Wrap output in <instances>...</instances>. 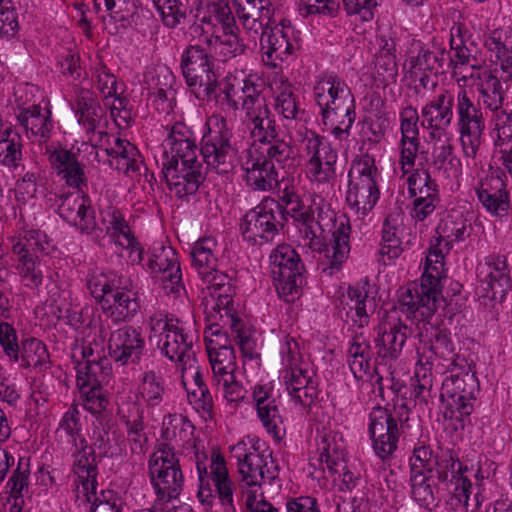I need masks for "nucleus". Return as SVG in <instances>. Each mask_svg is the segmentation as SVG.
Returning a JSON list of instances; mask_svg holds the SVG:
<instances>
[{"label":"nucleus","instance_id":"1","mask_svg":"<svg viewBox=\"0 0 512 512\" xmlns=\"http://www.w3.org/2000/svg\"><path fill=\"white\" fill-rule=\"evenodd\" d=\"M320 136L313 130L306 129L302 138V172L305 180L309 182V193L300 197L295 187L282 179L276 182L278 195L285 204L287 218L290 216L297 224L299 231L303 234V248L306 255L316 258L320 254V237L317 232L320 230V222L316 218L320 216V205L316 203L317 189L320 186ZM308 189V187H306Z\"/></svg>","mask_w":512,"mask_h":512},{"label":"nucleus","instance_id":"2","mask_svg":"<svg viewBox=\"0 0 512 512\" xmlns=\"http://www.w3.org/2000/svg\"><path fill=\"white\" fill-rule=\"evenodd\" d=\"M446 372H450V376L443 380L440 392L443 416L456 422L455 429H463L466 422H470L479 394V381L473 370V361L467 362L463 369H447Z\"/></svg>","mask_w":512,"mask_h":512},{"label":"nucleus","instance_id":"3","mask_svg":"<svg viewBox=\"0 0 512 512\" xmlns=\"http://www.w3.org/2000/svg\"><path fill=\"white\" fill-rule=\"evenodd\" d=\"M443 254L441 251H430L426 257V268L421 277V283L409 285L401 294L399 303L401 311L415 321L432 319L441 296V271L436 265L442 266Z\"/></svg>","mask_w":512,"mask_h":512},{"label":"nucleus","instance_id":"4","mask_svg":"<svg viewBox=\"0 0 512 512\" xmlns=\"http://www.w3.org/2000/svg\"><path fill=\"white\" fill-rule=\"evenodd\" d=\"M287 223L282 204L272 198L263 199L242 218L240 230L243 239L253 246L272 242Z\"/></svg>","mask_w":512,"mask_h":512},{"label":"nucleus","instance_id":"5","mask_svg":"<svg viewBox=\"0 0 512 512\" xmlns=\"http://www.w3.org/2000/svg\"><path fill=\"white\" fill-rule=\"evenodd\" d=\"M207 131L200 142V153L207 166L218 174H228L235 168L237 150L232 145V130L220 115L206 122Z\"/></svg>","mask_w":512,"mask_h":512},{"label":"nucleus","instance_id":"6","mask_svg":"<svg viewBox=\"0 0 512 512\" xmlns=\"http://www.w3.org/2000/svg\"><path fill=\"white\" fill-rule=\"evenodd\" d=\"M148 476L157 500L170 502L178 498L184 485V476L175 449L161 443L148 461Z\"/></svg>","mask_w":512,"mask_h":512},{"label":"nucleus","instance_id":"7","mask_svg":"<svg viewBox=\"0 0 512 512\" xmlns=\"http://www.w3.org/2000/svg\"><path fill=\"white\" fill-rule=\"evenodd\" d=\"M150 340L158 338L157 345L171 361L181 364L182 370L195 367L194 335L173 324L166 316L154 314L149 320Z\"/></svg>","mask_w":512,"mask_h":512},{"label":"nucleus","instance_id":"8","mask_svg":"<svg viewBox=\"0 0 512 512\" xmlns=\"http://www.w3.org/2000/svg\"><path fill=\"white\" fill-rule=\"evenodd\" d=\"M199 487L197 497L207 506H212L215 492L221 505L227 512H235L234 488L235 485L229 477L226 462L220 454H214L211 459L210 471L200 462H197Z\"/></svg>","mask_w":512,"mask_h":512},{"label":"nucleus","instance_id":"9","mask_svg":"<svg viewBox=\"0 0 512 512\" xmlns=\"http://www.w3.org/2000/svg\"><path fill=\"white\" fill-rule=\"evenodd\" d=\"M270 274L279 297L294 302L300 295L304 269L298 253L290 245H278L270 254Z\"/></svg>","mask_w":512,"mask_h":512},{"label":"nucleus","instance_id":"10","mask_svg":"<svg viewBox=\"0 0 512 512\" xmlns=\"http://www.w3.org/2000/svg\"><path fill=\"white\" fill-rule=\"evenodd\" d=\"M241 99L247 126L254 141L266 144L278 138L280 127L254 84L244 85Z\"/></svg>","mask_w":512,"mask_h":512},{"label":"nucleus","instance_id":"11","mask_svg":"<svg viewBox=\"0 0 512 512\" xmlns=\"http://www.w3.org/2000/svg\"><path fill=\"white\" fill-rule=\"evenodd\" d=\"M458 131L465 157L475 158L483 142L485 120L479 104L465 90L457 95Z\"/></svg>","mask_w":512,"mask_h":512},{"label":"nucleus","instance_id":"12","mask_svg":"<svg viewBox=\"0 0 512 512\" xmlns=\"http://www.w3.org/2000/svg\"><path fill=\"white\" fill-rule=\"evenodd\" d=\"M416 322L417 325L420 323L423 325L418 327L419 329H424L427 333L430 329L431 355L426 358V363L430 365V369H435L438 373H445L447 369L455 371L467 366L469 360L465 355L456 351V346L448 329L433 324L431 319Z\"/></svg>","mask_w":512,"mask_h":512},{"label":"nucleus","instance_id":"13","mask_svg":"<svg viewBox=\"0 0 512 512\" xmlns=\"http://www.w3.org/2000/svg\"><path fill=\"white\" fill-rule=\"evenodd\" d=\"M328 210H331L330 222L326 224L328 235H322V252L325 253L328 265L322 268V271L329 270V274L332 275L334 271L340 270L348 258L351 226L344 214H338L332 209L331 201Z\"/></svg>","mask_w":512,"mask_h":512},{"label":"nucleus","instance_id":"14","mask_svg":"<svg viewBox=\"0 0 512 512\" xmlns=\"http://www.w3.org/2000/svg\"><path fill=\"white\" fill-rule=\"evenodd\" d=\"M479 39L473 36L462 23H454L450 29V48L454 51V58L449 62L454 67L468 66L472 69L470 78L480 79L481 71L486 66L483 51L479 45Z\"/></svg>","mask_w":512,"mask_h":512},{"label":"nucleus","instance_id":"15","mask_svg":"<svg viewBox=\"0 0 512 512\" xmlns=\"http://www.w3.org/2000/svg\"><path fill=\"white\" fill-rule=\"evenodd\" d=\"M237 452V465L240 474L239 485L242 489L260 487L263 483H271L278 477L277 466L268 457L259 453L247 452L244 443H239L233 447Z\"/></svg>","mask_w":512,"mask_h":512},{"label":"nucleus","instance_id":"16","mask_svg":"<svg viewBox=\"0 0 512 512\" xmlns=\"http://www.w3.org/2000/svg\"><path fill=\"white\" fill-rule=\"evenodd\" d=\"M326 83L329 85L328 95L331 101L326 102L325 108L322 107V120L325 125L338 124L333 128V133L336 137H340L343 133H349L354 122V118L351 116L353 112L344 104L348 87L343 80L336 76H329Z\"/></svg>","mask_w":512,"mask_h":512},{"label":"nucleus","instance_id":"17","mask_svg":"<svg viewBox=\"0 0 512 512\" xmlns=\"http://www.w3.org/2000/svg\"><path fill=\"white\" fill-rule=\"evenodd\" d=\"M368 432L376 455L382 460L390 458L397 449L400 432L386 407H374L369 413Z\"/></svg>","mask_w":512,"mask_h":512},{"label":"nucleus","instance_id":"18","mask_svg":"<svg viewBox=\"0 0 512 512\" xmlns=\"http://www.w3.org/2000/svg\"><path fill=\"white\" fill-rule=\"evenodd\" d=\"M233 5L239 22L254 42L275 23L269 0H234Z\"/></svg>","mask_w":512,"mask_h":512},{"label":"nucleus","instance_id":"19","mask_svg":"<svg viewBox=\"0 0 512 512\" xmlns=\"http://www.w3.org/2000/svg\"><path fill=\"white\" fill-rule=\"evenodd\" d=\"M145 339L140 329L123 326L111 332L108 340L110 357L121 365L139 364L146 351Z\"/></svg>","mask_w":512,"mask_h":512},{"label":"nucleus","instance_id":"20","mask_svg":"<svg viewBox=\"0 0 512 512\" xmlns=\"http://www.w3.org/2000/svg\"><path fill=\"white\" fill-rule=\"evenodd\" d=\"M408 192L414 198L411 215L418 221L425 220L439 203L437 183L426 169H416L407 179Z\"/></svg>","mask_w":512,"mask_h":512},{"label":"nucleus","instance_id":"21","mask_svg":"<svg viewBox=\"0 0 512 512\" xmlns=\"http://www.w3.org/2000/svg\"><path fill=\"white\" fill-rule=\"evenodd\" d=\"M162 173L169 189L178 198L194 195L203 181L202 164L183 165L176 160L162 162Z\"/></svg>","mask_w":512,"mask_h":512},{"label":"nucleus","instance_id":"22","mask_svg":"<svg viewBox=\"0 0 512 512\" xmlns=\"http://www.w3.org/2000/svg\"><path fill=\"white\" fill-rule=\"evenodd\" d=\"M410 53L407 59L409 73L414 77L418 76V72H429L434 75L444 73L446 63L449 61L448 51L435 40L427 44L413 41Z\"/></svg>","mask_w":512,"mask_h":512},{"label":"nucleus","instance_id":"23","mask_svg":"<svg viewBox=\"0 0 512 512\" xmlns=\"http://www.w3.org/2000/svg\"><path fill=\"white\" fill-rule=\"evenodd\" d=\"M60 201L58 213L64 221L82 233L90 234L96 228L95 211L86 196L77 191L61 195Z\"/></svg>","mask_w":512,"mask_h":512},{"label":"nucleus","instance_id":"24","mask_svg":"<svg viewBox=\"0 0 512 512\" xmlns=\"http://www.w3.org/2000/svg\"><path fill=\"white\" fill-rule=\"evenodd\" d=\"M113 291L101 307L103 313L114 323L131 320L140 308L138 293L132 280L126 277L119 288Z\"/></svg>","mask_w":512,"mask_h":512},{"label":"nucleus","instance_id":"25","mask_svg":"<svg viewBox=\"0 0 512 512\" xmlns=\"http://www.w3.org/2000/svg\"><path fill=\"white\" fill-rule=\"evenodd\" d=\"M410 334L411 329L400 320L379 325L374 339L377 356L385 363L398 359Z\"/></svg>","mask_w":512,"mask_h":512},{"label":"nucleus","instance_id":"26","mask_svg":"<svg viewBox=\"0 0 512 512\" xmlns=\"http://www.w3.org/2000/svg\"><path fill=\"white\" fill-rule=\"evenodd\" d=\"M216 246L214 239L204 238L198 240L191 251L193 266L199 275L208 283L209 294L211 289H217L220 285L230 281L227 275L216 270L217 258L213 254Z\"/></svg>","mask_w":512,"mask_h":512},{"label":"nucleus","instance_id":"27","mask_svg":"<svg viewBox=\"0 0 512 512\" xmlns=\"http://www.w3.org/2000/svg\"><path fill=\"white\" fill-rule=\"evenodd\" d=\"M245 180L254 190L266 191L277 182V171L264 157V152L251 147L246 150V161L243 164Z\"/></svg>","mask_w":512,"mask_h":512},{"label":"nucleus","instance_id":"28","mask_svg":"<svg viewBox=\"0 0 512 512\" xmlns=\"http://www.w3.org/2000/svg\"><path fill=\"white\" fill-rule=\"evenodd\" d=\"M147 266L154 274L163 273L164 287L171 293H179L183 289L180 263L172 247L161 246L158 250L155 249Z\"/></svg>","mask_w":512,"mask_h":512},{"label":"nucleus","instance_id":"29","mask_svg":"<svg viewBox=\"0 0 512 512\" xmlns=\"http://www.w3.org/2000/svg\"><path fill=\"white\" fill-rule=\"evenodd\" d=\"M252 399L255 403L257 416L266 431L276 439H281L283 419L276 399L272 396V387L256 384L252 388Z\"/></svg>","mask_w":512,"mask_h":512},{"label":"nucleus","instance_id":"30","mask_svg":"<svg viewBox=\"0 0 512 512\" xmlns=\"http://www.w3.org/2000/svg\"><path fill=\"white\" fill-rule=\"evenodd\" d=\"M283 380L288 394L296 403L309 409L317 404L319 396L318 380L308 376L303 368L284 370Z\"/></svg>","mask_w":512,"mask_h":512},{"label":"nucleus","instance_id":"31","mask_svg":"<svg viewBox=\"0 0 512 512\" xmlns=\"http://www.w3.org/2000/svg\"><path fill=\"white\" fill-rule=\"evenodd\" d=\"M488 272L481 281L486 285L483 289L487 296L493 300L502 302L508 291L511 290V278L506 257L502 255H491L486 259Z\"/></svg>","mask_w":512,"mask_h":512},{"label":"nucleus","instance_id":"32","mask_svg":"<svg viewBox=\"0 0 512 512\" xmlns=\"http://www.w3.org/2000/svg\"><path fill=\"white\" fill-rule=\"evenodd\" d=\"M261 49L264 64L275 69L281 67L282 63L293 54L294 46L287 34L275 26L267 30V34L261 40Z\"/></svg>","mask_w":512,"mask_h":512},{"label":"nucleus","instance_id":"33","mask_svg":"<svg viewBox=\"0 0 512 512\" xmlns=\"http://www.w3.org/2000/svg\"><path fill=\"white\" fill-rule=\"evenodd\" d=\"M18 123L24 128L28 138L34 137L46 142L53 129L51 111L40 105H32L22 109L16 116Z\"/></svg>","mask_w":512,"mask_h":512},{"label":"nucleus","instance_id":"34","mask_svg":"<svg viewBox=\"0 0 512 512\" xmlns=\"http://www.w3.org/2000/svg\"><path fill=\"white\" fill-rule=\"evenodd\" d=\"M113 141V146L104 149L109 166L126 175L139 173L143 162L138 149L124 139L113 138Z\"/></svg>","mask_w":512,"mask_h":512},{"label":"nucleus","instance_id":"35","mask_svg":"<svg viewBox=\"0 0 512 512\" xmlns=\"http://www.w3.org/2000/svg\"><path fill=\"white\" fill-rule=\"evenodd\" d=\"M77 369V385L80 390L86 387L101 388L107 385L112 374L111 362L106 357L97 355V358L79 362Z\"/></svg>","mask_w":512,"mask_h":512},{"label":"nucleus","instance_id":"36","mask_svg":"<svg viewBox=\"0 0 512 512\" xmlns=\"http://www.w3.org/2000/svg\"><path fill=\"white\" fill-rule=\"evenodd\" d=\"M380 197L377 181L373 178H362V180L351 181L347 191L346 200L348 204L367 215L376 205Z\"/></svg>","mask_w":512,"mask_h":512},{"label":"nucleus","instance_id":"37","mask_svg":"<svg viewBox=\"0 0 512 512\" xmlns=\"http://www.w3.org/2000/svg\"><path fill=\"white\" fill-rule=\"evenodd\" d=\"M454 98L443 91L434 100L427 103L421 112L423 127L447 129L453 118Z\"/></svg>","mask_w":512,"mask_h":512},{"label":"nucleus","instance_id":"38","mask_svg":"<svg viewBox=\"0 0 512 512\" xmlns=\"http://www.w3.org/2000/svg\"><path fill=\"white\" fill-rule=\"evenodd\" d=\"M479 201L492 214L501 215L509 207L508 193L500 176H491L476 189Z\"/></svg>","mask_w":512,"mask_h":512},{"label":"nucleus","instance_id":"39","mask_svg":"<svg viewBox=\"0 0 512 512\" xmlns=\"http://www.w3.org/2000/svg\"><path fill=\"white\" fill-rule=\"evenodd\" d=\"M75 112L79 124L83 125L88 134L95 133L105 116V109L93 93L86 89L77 94Z\"/></svg>","mask_w":512,"mask_h":512},{"label":"nucleus","instance_id":"40","mask_svg":"<svg viewBox=\"0 0 512 512\" xmlns=\"http://www.w3.org/2000/svg\"><path fill=\"white\" fill-rule=\"evenodd\" d=\"M188 87L199 100L210 101L216 97L218 86L217 75L212 69V61L202 65L201 68L183 74Z\"/></svg>","mask_w":512,"mask_h":512},{"label":"nucleus","instance_id":"41","mask_svg":"<svg viewBox=\"0 0 512 512\" xmlns=\"http://www.w3.org/2000/svg\"><path fill=\"white\" fill-rule=\"evenodd\" d=\"M121 419L126 426L131 452L134 454L145 453L148 438L145 433L143 410L136 403H132L128 414H122Z\"/></svg>","mask_w":512,"mask_h":512},{"label":"nucleus","instance_id":"42","mask_svg":"<svg viewBox=\"0 0 512 512\" xmlns=\"http://www.w3.org/2000/svg\"><path fill=\"white\" fill-rule=\"evenodd\" d=\"M467 467H464L458 456L450 449L443 450L440 454L434 456L430 478L436 479L438 483L448 485V482H454L457 476L464 475Z\"/></svg>","mask_w":512,"mask_h":512},{"label":"nucleus","instance_id":"43","mask_svg":"<svg viewBox=\"0 0 512 512\" xmlns=\"http://www.w3.org/2000/svg\"><path fill=\"white\" fill-rule=\"evenodd\" d=\"M484 46L499 63L506 80H512V40L501 30H494L485 38Z\"/></svg>","mask_w":512,"mask_h":512},{"label":"nucleus","instance_id":"44","mask_svg":"<svg viewBox=\"0 0 512 512\" xmlns=\"http://www.w3.org/2000/svg\"><path fill=\"white\" fill-rule=\"evenodd\" d=\"M431 165L446 177L461 174V160L455 155L450 139H444L442 143H433Z\"/></svg>","mask_w":512,"mask_h":512},{"label":"nucleus","instance_id":"45","mask_svg":"<svg viewBox=\"0 0 512 512\" xmlns=\"http://www.w3.org/2000/svg\"><path fill=\"white\" fill-rule=\"evenodd\" d=\"M209 295L213 301L211 306L212 311L208 313L209 318L216 320L218 315L223 325L239 318L233 305L234 289L230 281L220 285L217 289H211Z\"/></svg>","mask_w":512,"mask_h":512},{"label":"nucleus","instance_id":"46","mask_svg":"<svg viewBox=\"0 0 512 512\" xmlns=\"http://www.w3.org/2000/svg\"><path fill=\"white\" fill-rule=\"evenodd\" d=\"M19 365L45 371L50 367V356L46 345L39 339L27 338L22 341L19 353Z\"/></svg>","mask_w":512,"mask_h":512},{"label":"nucleus","instance_id":"47","mask_svg":"<svg viewBox=\"0 0 512 512\" xmlns=\"http://www.w3.org/2000/svg\"><path fill=\"white\" fill-rule=\"evenodd\" d=\"M22 137L12 127L6 126L0 131V164L8 168L20 166L22 153Z\"/></svg>","mask_w":512,"mask_h":512},{"label":"nucleus","instance_id":"48","mask_svg":"<svg viewBox=\"0 0 512 512\" xmlns=\"http://www.w3.org/2000/svg\"><path fill=\"white\" fill-rule=\"evenodd\" d=\"M126 277L115 272H93L88 275L86 286L92 297L102 307L104 301L111 295L114 289L119 288Z\"/></svg>","mask_w":512,"mask_h":512},{"label":"nucleus","instance_id":"49","mask_svg":"<svg viewBox=\"0 0 512 512\" xmlns=\"http://www.w3.org/2000/svg\"><path fill=\"white\" fill-rule=\"evenodd\" d=\"M12 251L17 259L39 258L38 253L49 247L47 235L40 230H30L24 236L12 238Z\"/></svg>","mask_w":512,"mask_h":512},{"label":"nucleus","instance_id":"50","mask_svg":"<svg viewBox=\"0 0 512 512\" xmlns=\"http://www.w3.org/2000/svg\"><path fill=\"white\" fill-rule=\"evenodd\" d=\"M482 83L479 88L483 105L492 112H497L503 106L504 90L501 81L489 70L481 71Z\"/></svg>","mask_w":512,"mask_h":512},{"label":"nucleus","instance_id":"51","mask_svg":"<svg viewBox=\"0 0 512 512\" xmlns=\"http://www.w3.org/2000/svg\"><path fill=\"white\" fill-rule=\"evenodd\" d=\"M153 4L168 28H176L188 17L189 7L183 0H153Z\"/></svg>","mask_w":512,"mask_h":512},{"label":"nucleus","instance_id":"52","mask_svg":"<svg viewBox=\"0 0 512 512\" xmlns=\"http://www.w3.org/2000/svg\"><path fill=\"white\" fill-rule=\"evenodd\" d=\"M139 392L148 406H158L162 402L165 394V385L162 376L156 374L153 369L145 370L142 375Z\"/></svg>","mask_w":512,"mask_h":512},{"label":"nucleus","instance_id":"53","mask_svg":"<svg viewBox=\"0 0 512 512\" xmlns=\"http://www.w3.org/2000/svg\"><path fill=\"white\" fill-rule=\"evenodd\" d=\"M265 145V148L260 147L258 149L264 152L265 159L274 167H276V164L280 168L293 165L295 151L289 142L278 137Z\"/></svg>","mask_w":512,"mask_h":512},{"label":"nucleus","instance_id":"54","mask_svg":"<svg viewBox=\"0 0 512 512\" xmlns=\"http://www.w3.org/2000/svg\"><path fill=\"white\" fill-rule=\"evenodd\" d=\"M30 473L28 460L19 458L17 467L12 471L5 485L10 499H22L29 492Z\"/></svg>","mask_w":512,"mask_h":512},{"label":"nucleus","instance_id":"55","mask_svg":"<svg viewBox=\"0 0 512 512\" xmlns=\"http://www.w3.org/2000/svg\"><path fill=\"white\" fill-rule=\"evenodd\" d=\"M435 479L430 478L427 473L411 474V495L420 506L431 510L437 506L435 502L432 485H435Z\"/></svg>","mask_w":512,"mask_h":512},{"label":"nucleus","instance_id":"56","mask_svg":"<svg viewBox=\"0 0 512 512\" xmlns=\"http://www.w3.org/2000/svg\"><path fill=\"white\" fill-rule=\"evenodd\" d=\"M105 214L108 219L104 218L103 220L108 223L107 232L111 234L114 242L121 247L131 246L134 236L121 212L115 208H109Z\"/></svg>","mask_w":512,"mask_h":512},{"label":"nucleus","instance_id":"57","mask_svg":"<svg viewBox=\"0 0 512 512\" xmlns=\"http://www.w3.org/2000/svg\"><path fill=\"white\" fill-rule=\"evenodd\" d=\"M164 83L159 81L149 93L152 105L161 113L169 114L175 106V90L172 88L173 76L169 72L163 74Z\"/></svg>","mask_w":512,"mask_h":512},{"label":"nucleus","instance_id":"58","mask_svg":"<svg viewBox=\"0 0 512 512\" xmlns=\"http://www.w3.org/2000/svg\"><path fill=\"white\" fill-rule=\"evenodd\" d=\"M188 399L198 411H202L208 415L213 409V397L206 386L203 376L199 371L194 374V387L188 389Z\"/></svg>","mask_w":512,"mask_h":512},{"label":"nucleus","instance_id":"59","mask_svg":"<svg viewBox=\"0 0 512 512\" xmlns=\"http://www.w3.org/2000/svg\"><path fill=\"white\" fill-rule=\"evenodd\" d=\"M74 472L77 475L97 473L96 455L93 447L89 446L85 438H81L78 448L74 452Z\"/></svg>","mask_w":512,"mask_h":512},{"label":"nucleus","instance_id":"60","mask_svg":"<svg viewBox=\"0 0 512 512\" xmlns=\"http://www.w3.org/2000/svg\"><path fill=\"white\" fill-rule=\"evenodd\" d=\"M443 236L450 241H463L472 233V225L462 214H450L440 226Z\"/></svg>","mask_w":512,"mask_h":512},{"label":"nucleus","instance_id":"61","mask_svg":"<svg viewBox=\"0 0 512 512\" xmlns=\"http://www.w3.org/2000/svg\"><path fill=\"white\" fill-rule=\"evenodd\" d=\"M226 325H229L233 333L236 334L237 343L242 354L249 359L258 358L259 353L256 349V341L253 339L252 332L244 321L239 317L226 323Z\"/></svg>","mask_w":512,"mask_h":512},{"label":"nucleus","instance_id":"62","mask_svg":"<svg viewBox=\"0 0 512 512\" xmlns=\"http://www.w3.org/2000/svg\"><path fill=\"white\" fill-rule=\"evenodd\" d=\"M445 486L450 494L447 504L452 509H457L460 506H468L472 483L467 476H457L454 482H448V485Z\"/></svg>","mask_w":512,"mask_h":512},{"label":"nucleus","instance_id":"63","mask_svg":"<svg viewBox=\"0 0 512 512\" xmlns=\"http://www.w3.org/2000/svg\"><path fill=\"white\" fill-rule=\"evenodd\" d=\"M239 28L223 31L222 36H215L214 42L220 46V53L225 59L234 58L242 55L246 50V45L238 35Z\"/></svg>","mask_w":512,"mask_h":512},{"label":"nucleus","instance_id":"64","mask_svg":"<svg viewBox=\"0 0 512 512\" xmlns=\"http://www.w3.org/2000/svg\"><path fill=\"white\" fill-rule=\"evenodd\" d=\"M21 282L25 287L37 289L42 284L43 273L39 258L17 259Z\"/></svg>","mask_w":512,"mask_h":512}]
</instances>
